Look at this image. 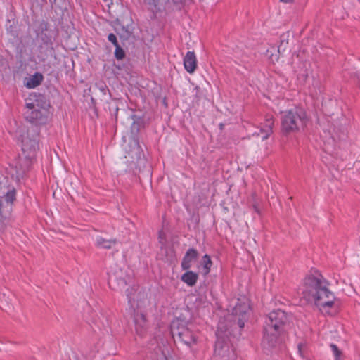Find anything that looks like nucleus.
I'll use <instances>...</instances> for the list:
<instances>
[{
	"mask_svg": "<svg viewBox=\"0 0 360 360\" xmlns=\"http://www.w3.org/2000/svg\"><path fill=\"white\" fill-rule=\"evenodd\" d=\"M328 283L321 274L316 271L315 274L307 276L301 289L302 297L307 302H314L319 310L327 312V309L333 307L336 297L328 288Z\"/></svg>",
	"mask_w": 360,
	"mask_h": 360,
	"instance_id": "1",
	"label": "nucleus"
},
{
	"mask_svg": "<svg viewBox=\"0 0 360 360\" xmlns=\"http://www.w3.org/2000/svg\"><path fill=\"white\" fill-rule=\"evenodd\" d=\"M38 136V132L33 131L30 134V131L22 136V154L12 164L11 172L12 176L18 181L24 177L36 158L39 149Z\"/></svg>",
	"mask_w": 360,
	"mask_h": 360,
	"instance_id": "2",
	"label": "nucleus"
},
{
	"mask_svg": "<svg viewBox=\"0 0 360 360\" xmlns=\"http://www.w3.org/2000/svg\"><path fill=\"white\" fill-rule=\"evenodd\" d=\"M288 321L286 313L281 309L274 310L269 314L264 324L262 344L264 349H270L277 345L278 337L284 331Z\"/></svg>",
	"mask_w": 360,
	"mask_h": 360,
	"instance_id": "3",
	"label": "nucleus"
},
{
	"mask_svg": "<svg viewBox=\"0 0 360 360\" xmlns=\"http://www.w3.org/2000/svg\"><path fill=\"white\" fill-rule=\"evenodd\" d=\"M49 101L41 94H31L26 99L25 118L36 125L46 124L49 119Z\"/></svg>",
	"mask_w": 360,
	"mask_h": 360,
	"instance_id": "4",
	"label": "nucleus"
},
{
	"mask_svg": "<svg viewBox=\"0 0 360 360\" xmlns=\"http://www.w3.org/2000/svg\"><path fill=\"white\" fill-rule=\"evenodd\" d=\"M307 115L302 109L295 108L283 112L281 117V129L285 134L294 133L303 128Z\"/></svg>",
	"mask_w": 360,
	"mask_h": 360,
	"instance_id": "5",
	"label": "nucleus"
},
{
	"mask_svg": "<svg viewBox=\"0 0 360 360\" xmlns=\"http://www.w3.org/2000/svg\"><path fill=\"white\" fill-rule=\"evenodd\" d=\"M171 333L174 340L177 339L186 346L191 347L197 342V335L193 330L192 323H184L182 321L173 322Z\"/></svg>",
	"mask_w": 360,
	"mask_h": 360,
	"instance_id": "6",
	"label": "nucleus"
},
{
	"mask_svg": "<svg viewBox=\"0 0 360 360\" xmlns=\"http://www.w3.org/2000/svg\"><path fill=\"white\" fill-rule=\"evenodd\" d=\"M249 308L248 304H237L233 309V315L236 317V321L240 328H243L245 322L247 321V310Z\"/></svg>",
	"mask_w": 360,
	"mask_h": 360,
	"instance_id": "7",
	"label": "nucleus"
},
{
	"mask_svg": "<svg viewBox=\"0 0 360 360\" xmlns=\"http://www.w3.org/2000/svg\"><path fill=\"white\" fill-rule=\"evenodd\" d=\"M199 253L197 250L191 248H189L185 253L181 264L183 270H188L191 266L192 262L197 260Z\"/></svg>",
	"mask_w": 360,
	"mask_h": 360,
	"instance_id": "8",
	"label": "nucleus"
},
{
	"mask_svg": "<svg viewBox=\"0 0 360 360\" xmlns=\"http://www.w3.org/2000/svg\"><path fill=\"white\" fill-rule=\"evenodd\" d=\"M274 124V117L272 115H267L265 122L262 127L259 130V132H255L254 134L257 136L262 135V140H266L269 138L272 133L273 127Z\"/></svg>",
	"mask_w": 360,
	"mask_h": 360,
	"instance_id": "9",
	"label": "nucleus"
},
{
	"mask_svg": "<svg viewBox=\"0 0 360 360\" xmlns=\"http://www.w3.org/2000/svg\"><path fill=\"white\" fill-rule=\"evenodd\" d=\"M197 58L194 51H188L184 58V66L190 74L193 73L197 68Z\"/></svg>",
	"mask_w": 360,
	"mask_h": 360,
	"instance_id": "10",
	"label": "nucleus"
},
{
	"mask_svg": "<svg viewBox=\"0 0 360 360\" xmlns=\"http://www.w3.org/2000/svg\"><path fill=\"white\" fill-rule=\"evenodd\" d=\"M134 321L136 333L139 335H142L148 327L146 315L143 313H136L134 314Z\"/></svg>",
	"mask_w": 360,
	"mask_h": 360,
	"instance_id": "11",
	"label": "nucleus"
},
{
	"mask_svg": "<svg viewBox=\"0 0 360 360\" xmlns=\"http://www.w3.org/2000/svg\"><path fill=\"white\" fill-rule=\"evenodd\" d=\"M198 279V274L192 271H186L181 275V280L188 286H194Z\"/></svg>",
	"mask_w": 360,
	"mask_h": 360,
	"instance_id": "12",
	"label": "nucleus"
},
{
	"mask_svg": "<svg viewBox=\"0 0 360 360\" xmlns=\"http://www.w3.org/2000/svg\"><path fill=\"white\" fill-rule=\"evenodd\" d=\"M116 243V239L107 240L100 236L96 240V246L104 249H111Z\"/></svg>",
	"mask_w": 360,
	"mask_h": 360,
	"instance_id": "13",
	"label": "nucleus"
},
{
	"mask_svg": "<svg viewBox=\"0 0 360 360\" xmlns=\"http://www.w3.org/2000/svg\"><path fill=\"white\" fill-rule=\"evenodd\" d=\"M43 76L40 73H35L32 77H30L25 86L29 89H33L39 86L42 82Z\"/></svg>",
	"mask_w": 360,
	"mask_h": 360,
	"instance_id": "14",
	"label": "nucleus"
},
{
	"mask_svg": "<svg viewBox=\"0 0 360 360\" xmlns=\"http://www.w3.org/2000/svg\"><path fill=\"white\" fill-rule=\"evenodd\" d=\"M41 40L42 41L43 44L47 46L49 49V51L50 54H52L54 53V48H53V43L52 41L51 36L47 34L46 33H42L41 34Z\"/></svg>",
	"mask_w": 360,
	"mask_h": 360,
	"instance_id": "15",
	"label": "nucleus"
},
{
	"mask_svg": "<svg viewBox=\"0 0 360 360\" xmlns=\"http://www.w3.org/2000/svg\"><path fill=\"white\" fill-rule=\"evenodd\" d=\"M16 191L15 188L8 190L4 195V198L6 202V208L8 206H11L13 202L15 200Z\"/></svg>",
	"mask_w": 360,
	"mask_h": 360,
	"instance_id": "16",
	"label": "nucleus"
},
{
	"mask_svg": "<svg viewBox=\"0 0 360 360\" xmlns=\"http://www.w3.org/2000/svg\"><path fill=\"white\" fill-rule=\"evenodd\" d=\"M202 263H203V269H204V274H207L210 271L211 266L212 265V262L210 259V257L205 255H204L202 258Z\"/></svg>",
	"mask_w": 360,
	"mask_h": 360,
	"instance_id": "17",
	"label": "nucleus"
},
{
	"mask_svg": "<svg viewBox=\"0 0 360 360\" xmlns=\"http://www.w3.org/2000/svg\"><path fill=\"white\" fill-rule=\"evenodd\" d=\"M331 350L335 356V360H341L342 352L339 349L338 346L335 344H330V345Z\"/></svg>",
	"mask_w": 360,
	"mask_h": 360,
	"instance_id": "18",
	"label": "nucleus"
},
{
	"mask_svg": "<svg viewBox=\"0 0 360 360\" xmlns=\"http://www.w3.org/2000/svg\"><path fill=\"white\" fill-rule=\"evenodd\" d=\"M115 56L117 60H122L125 57L124 51L120 45L115 46Z\"/></svg>",
	"mask_w": 360,
	"mask_h": 360,
	"instance_id": "19",
	"label": "nucleus"
},
{
	"mask_svg": "<svg viewBox=\"0 0 360 360\" xmlns=\"http://www.w3.org/2000/svg\"><path fill=\"white\" fill-rule=\"evenodd\" d=\"M49 28V23L47 21L42 20L41 22H39L38 31L40 32L41 34L46 33L45 32L48 31Z\"/></svg>",
	"mask_w": 360,
	"mask_h": 360,
	"instance_id": "20",
	"label": "nucleus"
},
{
	"mask_svg": "<svg viewBox=\"0 0 360 360\" xmlns=\"http://www.w3.org/2000/svg\"><path fill=\"white\" fill-rule=\"evenodd\" d=\"M6 207L3 205L2 199L0 198V224L6 218V213L5 212Z\"/></svg>",
	"mask_w": 360,
	"mask_h": 360,
	"instance_id": "21",
	"label": "nucleus"
},
{
	"mask_svg": "<svg viewBox=\"0 0 360 360\" xmlns=\"http://www.w3.org/2000/svg\"><path fill=\"white\" fill-rule=\"evenodd\" d=\"M169 349L167 347L161 350V354L158 356L157 360H169L168 359Z\"/></svg>",
	"mask_w": 360,
	"mask_h": 360,
	"instance_id": "22",
	"label": "nucleus"
},
{
	"mask_svg": "<svg viewBox=\"0 0 360 360\" xmlns=\"http://www.w3.org/2000/svg\"><path fill=\"white\" fill-rule=\"evenodd\" d=\"M108 39L115 46H117L119 44L117 37L113 33H110L108 36Z\"/></svg>",
	"mask_w": 360,
	"mask_h": 360,
	"instance_id": "23",
	"label": "nucleus"
},
{
	"mask_svg": "<svg viewBox=\"0 0 360 360\" xmlns=\"http://www.w3.org/2000/svg\"><path fill=\"white\" fill-rule=\"evenodd\" d=\"M145 3L147 4L152 6L153 7H156L158 4V0H143Z\"/></svg>",
	"mask_w": 360,
	"mask_h": 360,
	"instance_id": "24",
	"label": "nucleus"
},
{
	"mask_svg": "<svg viewBox=\"0 0 360 360\" xmlns=\"http://www.w3.org/2000/svg\"><path fill=\"white\" fill-rule=\"evenodd\" d=\"M99 89L103 92V94H106V91L108 90L107 86L105 84H101L99 86Z\"/></svg>",
	"mask_w": 360,
	"mask_h": 360,
	"instance_id": "25",
	"label": "nucleus"
},
{
	"mask_svg": "<svg viewBox=\"0 0 360 360\" xmlns=\"http://www.w3.org/2000/svg\"><path fill=\"white\" fill-rule=\"evenodd\" d=\"M353 74L354 75V77H356L357 83H358L359 87L360 88V72H359L353 73Z\"/></svg>",
	"mask_w": 360,
	"mask_h": 360,
	"instance_id": "26",
	"label": "nucleus"
},
{
	"mask_svg": "<svg viewBox=\"0 0 360 360\" xmlns=\"http://www.w3.org/2000/svg\"><path fill=\"white\" fill-rule=\"evenodd\" d=\"M129 289H127V297H128L129 302H131V296H130V295H129Z\"/></svg>",
	"mask_w": 360,
	"mask_h": 360,
	"instance_id": "27",
	"label": "nucleus"
},
{
	"mask_svg": "<svg viewBox=\"0 0 360 360\" xmlns=\"http://www.w3.org/2000/svg\"><path fill=\"white\" fill-rule=\"evenodd\" d=\"M301 348H302V345H298V352L302 355V349Z\"/></svg>",
	"mask_w": 360,
	"mask_h": 360,
	"instance_id": "28",
	"label": "nucleus"
},
{
	"mask_svg": "<svg viewBox=\"0 0 360 360\" xmlns=\"http://www.w3.org/2000/svg\"><path fill=\"white\" fill-rule=\"evenodd\" d=\"M254 210L256 212L259 213V209L256 205H254Z\"/></svg>",
	"mask_w": 360,
	"mask_h": 360,
	"instance_id": "29",
	"label": "nucleus"
},
{
	"mask_svg": "<svg viewBox=\"0 0 360 360\" xmlns=\"http://www.w3.org/2000/svg\"><path fill=\"white\" fill-rule=\"evenodd\" d=\"M281 1L284 3H290L292 1V0H281Z\"/></svg>",
	"mask_w": 360,
	"mask_h": 360,
	"instance_id": "30",
	"label": "nucleus"
},
{
	"mask_svg": "<svg viewBox=\"0 0 360 360\" xmlns=\"http://www.w3.org/2000/svg\"><path fill=\"white\" fill-rule=\"evenodd\" d=\"M129 35H130V33L128 31H127V37H128Z\"/></svg>",
	"mask_w": 360,
	"mask_h": 360,
	"instance_id": "31",
	"label": "nucleus"
}]
</instances>
